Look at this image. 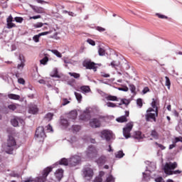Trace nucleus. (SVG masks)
I'll list each match as a JSON object with an SVG mask.
<instances>
[{"label": "nucleus", "mask_w": 182, "mask_h": 182, "mask_svg": "<svg viewBox=\"0 0 182 182\" xmlns=\"http://www.w3.org/2000/svg\"><path fill=\"white\" fill-rule=\"evenodd\" d=\"M52 170H53V168H52V166H48L47 168H44L41 172V176L36 177V178L29 177L27 178L24 181V182H45L46 181V178L48 176H49V173H51Z\"/></svg>", "instance_id": "nucleus-1"}, {"label": "nucleus", "mask_w": 182, "mask_h": 182, "mask_svg": "<svg viewBox=\"0 0 182 182\" xmlns=\"http://www.w3.org/2000/svg\"><path fill=\"white\" fill-rule=\"evenodd\" d=\"M18 146L16 145V140L12 136H9L7 139V146L5 149L6 153L8 154H13L14 150H16Z\"/></svg>", "instance_id": "nucleus-2"}, {"label": "nucleus", "mask_w": 182, "mask_h": 182, "mask_svg": "<svg viewBox=\"0 0 182 182\" xmlns=\"http://www.w3.org/2000/svg\"><path fill=\"white\" fill-rule=\"evenodd\" d=\"M178 167V164L177 162H166L163 169L166 176H171V173Z\"/></svg>", "instance_id": "nucleus-3"}, {"label": "nucleus", "mask_w": 182, "mask_h": 182, "mask_svg": "<svg viewBox=\"0 0 182 182\" xmlns=\"http://www.w3.org/2000/svg\"><path fill=\"white\" fill-rule=\"evenodd\" d=\"M134 126V123L133 122H129L127 124H126L125 127L123 128V134L125 139H130V137H132L130 132L133 130Z\"/></svg>", "instance_id": "nucleus-4"}, {"label": "nucleus", "mask_w": 182, "mask_h": 182, "mask_svg": "<svg viewBox=\"0 0 182 182\" xmlns=\"http://www.w3.org/2000/svg\"><path fill=\"white\" fill-rule=\"evenodd\" d=\"M93 169L91 168L87 167L82 169V177L85 180H92V178H93Z\"/></svg>", "instance_id": "nucleus-5"}, {"label": "nucleus", "mask_w": 182, "mask_h": 182, "mask_svg": "<svg viewBox=\"0 0 182 182\" xmlns=\"http://www.w3.org/2000/svg\"><path fill=\"white\" fill-rule=\"evenodd\" d=\"M36 139H38L40 141H43L45 137H46V134H45V128L43 127H38L36 130L35 134Z\"/></svg>", "instance_id": "nucleus-6"}, {"label": "nucleus", "mask_w": 182, "mask_h": 182, "mask_svg": "<svg viewBox=\"0 0 182 182\" xmlns=\"http://www.w3.org/2000/svg\"><path fill=\"white\" fill-rule=\"evenodd\" d=\"M100 137H102L106 141H110L113 138V132L109 129H104L100 132Z\"/></svg>", "instance_id": "nucleus-7"}, {"label": "nucleus", "mask_w": 182, "mask_h": 182, "mask_svg": "<svg viewBox=\"0 0 182 182\" xmlns=\"http://www.w3.org/2000/svg\"><path fill=\"white\" fill-rule=\"evenodd\" d=\"M86 156L89 159H95L97 157V149L93 146H90L86 151Z\"/></svg>", "instance_id": "nucleus-8"}, {"label": "nucleus", "mask_w": 182, "mask_h": 182, "mask_svg": "<svg viewBox=\"0 0 182 182\" xmlns=\"http://www.w3.org/2000/svg\"><path fill=\"white\" fill-rule=\"evenodd\" d=\"M82 159L80 156L75 155L73 156H71L69 159V166L70 167H75V166H77V164H80V161Z\"/></svg>", "instance_id": "nucleus-9"}, {"label": "nucleus", "mask_w": 182, "mask_h": 182, "mask_svg": "<svg viewBox=\"0 0 182 182\" xmlns=\"http://www.w3.org/2000/svg\"><path fill=\"white\" fill-rule=\"evenodd\" d=\"M156 117H159V109L157 108L155 109V113H146L145 114L146 122H151V119L157 122Z\"/></svg>", "instance_id": "nucleus-10"}, {"label": "nucleus", "mask_w": 182, "mask_h": 182, "mask_svg": "<svg viewBox=\"0 0 182 182\" xmlns=\"http://www.w3.org/2000/svg\"><path fill=\"white\" fill-rule=\"evenodd\" d=\"M82 66L85 68L86 69H89L90 70H94V72H96L97 67H96V63L92 62V61H87L85 60L82 63Z\"/></svg>", "instance_id": "nucleus-11"}, {"label": "nucleus", "mask_w": 182, "mask_h": 182, "mask_svg": "<svg viewBox=\"0 0 182 182\" xmlns=\"http://www.w3.org/2000/svg\"><path fill=\"white\" fill-rule=\"evenodd\" d=\"M39 112V109H38V106H36L35 104H30L28 106V113L30 114H36Z\"/></svg>", "instance_id": "nucleus-12"}, {"label": "nucleus", "mask_w": 182, "mask_h": 182, "mask_svg": "<svg viewBox=\"0 0 182 182\" xmlns=\"http://www.w3.org/2000/svg\"><path fill=\"white\" fill-rule=\"evenodd\" d=\"M90 125L93 129H97V127H100V121L98 119L94 118L90 122Z\"/></svg>", "instance_id": "nucleus-13"}, {"label": "nucleus", "mask_w": 182, "mask_h": 182, "mask_svg": "<svg viewBox=\"0 0 182 182\" xmlns=\"http://www.w3.org/2000/svg\"><path fill=\"white\" fill-rule=\"evenodd\" d=\"M106 161H107V157L105 155H102L96 160V163L98 166H104L106 164Z\"/></svg>", "instance_id": "nucleus-14"}, {"label": "nucleus", "mask_w": 182, "mask_h": 182, "mask_svg": "<svg viewBox=\"0 0 182 182\" xmlns=\"http://www.w3.org/2000/svg\"><path fill=\"white\" fill-rule=\"evenodd\" d=\"M30 7L31 8V9H33V11H34V12H36V14H45V9H43V7H38L36 6H33V5H30Z\"/></svg>", "instance_id": "nucleus-15"}, {"label": "nucleus", "mask_w": 182, "mask_h": 182, "mask_svg": "<svg viewBox=\"0 0 182 182\" xmlns=\"http://www.w3.org/2000/svg\"><path fill=\"white\" fill-rule=\"evenodd\" d=\"M68 119H70L71 120H75L77 117V110H73L71 111L68 116Z\"/></svg>", "instance_id": "nucleus-16"}, {"label": "nucleus", "mask_w": 182, "mask_h": 182, "mask_svg": "<svg viewBox=\"0 0 182 182\" xmlns=\"http://www.w3.org/2000/svg\"><path fill=\"white\" fill-rule=\"evenodd\" d=\"M55 176L56 178L58 180V181H60L62 180V178L63 177V169H58L55 173Z\"/></svg>", "instance_id": "nucleus-17"}, {"label": "nucleus", "mask_w": 182, "mask_h": 182, "mask_svg": "<svg viewBox=\"0 0 182 182\" xmlns=\"http://www.w3.org/2000/svg\"><path fill=\"white\" fill-rule=\"evenodd\" d=\"M132 137L134 139H136L137 140H140V139H143V134H141V132L136 131L134 132Z\"/></svg>", "instance_id": "nucleus-18"}, {"label": "nucleus", "mask_w": 182, "mask_h": 182, "mask_svg": "<svg viewBox=\"0 0 182 182\" xmlns=\"http://www.w3.org/2000/svg\"><path fill=\"white\" fill-rule=\"evenodd\" d=\"M80 119L81 120H89L90 119V113L89 112H83L80 116Z\"/></svg>", "instance_id": "nucleus-19"}, {"label": "nucleus", "mask_w": 182, "mask_h": 182, "mask_svg": "<svg viewBox=\"0 0 182 182\" xmlns=\"http://www.w3.org/2000/svg\"><path fill=\"white\" fill-rule=\"evenodd\" d=\"M82 93H89L90 92V87L89 85H82L80 87Z\"/></svg>", "instance_id": "nucleus-20"}, {"label": "nucleus", "mask_w": 182, "mask_h": 182, "mask_svg": "<svg viewBox=\"0 0 182 182\" xmlns=\"http://www.w3.org/2000/svg\"><path fill=\"white\" fill-rule=\"evenodd\" d=\"M116 122L118 123H127L128 122L127 118H126V116H121L116 119Z\"/></svg>", "instance_id": "nucleus-21"}, {"label": "nucleus", "mask_w": 182, "mask_h": 182, "mask_svg": "<svg viewBox=\"0 0 182 182\" xmlns=\"http://www.w3.org/2000/svg\"><path fill=\"white\" fill-rule=\"evenodd\" d=\"M8 97L12 100H19L21 99V96L16 94H9Z\"/></svg>", "instance_id": "nucleus-22"}, {"label": "nucleus", "mask_w": 182, "mask_h": 182, "mask_svg": "<svg viewBox=\"0 0 182 182\" xmlns=\"http://www.w3.org/2000/svg\"><path fill=\"white\" fill-rule=\"evenodd\" d=\"M18 106H19V105L18 104H11L8 105V109L11 110V112H15V110H16V109H18Z\"/></svg>", "instance_id": "nucleus-23"}, {"label": "nucleus", "mask_w": 182, "mask_h": 182, "mask_svg": "<svg viewBox=\"0 0 182 182\" xmlns=\"http://www.w3.org/2000/svg\"><path fill=\"white\" fill-rule=\"evenodd\" d=\"M106 100L111 101V102H117V97L114 95H107L105 97Z\"/></svg>", "instance_id": "nucleus-24"}, {"label": "nucleus", "mask_w": 182, "mask_h": 182, "mask_svg": "<svg viewBox=\"0 0 182 182\" xmlns=\"http://www.w3.org/2000/svg\"><path fill=\"white\" fill-rule=\"evenodd\" d=\"M151 136L153 137V139L157 140L159 139V132H157L156 129H153L151 131Z\"/></svg>", "instance_id": "nucleus-25"}, {"label": "nucleus", "mask_w": 182, "mask_h": 182, "mask_svg": "<svg viewBox=\"0 0 182 182\" xmlns=\"http://www.w3.org/2000/svg\"><path fill=\"white\" fill-rule=\"evenodd\" d=\"M60 124L63 126V127H68L69 126V121L66 119H63L60 120Z\"/></svg>", "instance_id": "nucleus-26"}, {"label": "nucleus", "mask_w": 182, "mask_h": 182, "mask_svg": "<svg viewBox=\"0 0 182 182\" xmlns=\"http://www.w3.org/2000/svg\"><path fill=\"white\" fill-rule=\"evenodd\" d=\"M48 62H49V58H48V56H45L43 59H41L40 60V63L41 65H47L48 64Z\"/></svg>", "instance_id": "nucleus-27"}, {"label": "nucleus", "mask_w": 182, "mask_h": 182, "mask_svg": "<svg viewBox=\"0 0 182 182\" xmlns=\"http://www.w3.org/2000/svg\"><path fill=\"white\" fill-rule=\"evenodd\" d=\"M165 79H166L165 86H166L168 90H170V87L171 86V82L170 81V78H168V77L166 76Z\"/></svg>", "instance_id": "nucleus-28"}, {"label": "nucleus", "mask_w": 182, "mask_h": 182, "mask_svg": "<svg viewBox=\"0 0 182 182\" xmlns=\"http://www.w3.org/2000/svg\"><path fill=\"white\" fill-rule=\"evenodd\" d=\"M60 164H63V166H69V159H66V158H63L60 161Z\"/></svg>", "instance_id": "nucleus-29"}, {"label": "nucleus", "mask_w": 182, "mask_h": 182, "mask_svg": "<svg viewBox=\"0 0 182 182\" xmlns=\"http://www.w3.org/2000/svg\"><path fill=\"white\" fill-rule=\"evenodd\" d=\"M115 157L117 159H122L124 157V153H123V151H119L117 154H115Z\"/></svg>", "instance_id": "nucleus-30"}, {"label": "nucleus", "mask_w": 182, "mask_h": 182, "mask_svg": "<svg viewBox=\"0 0 182 182\" xmlns=\"http://www.w3.org/2000/svg\"><path fill=\"white\" fill-rule=\"evenodd\" d=\"M68 75H70V76L74 77L75 79H79V77H80V74L77 73H68Z\"/></svg>", "instance_id": "nucleus-31"}, {"label": "nucleus", "mask_w": 182, "mask_h": 182, "mask_svg": "<svg viewBox=\"0 0 182 182\" xmlns=\"http://www.w3.org/2000/svg\"><path fill=\"white\" fill-rule=\"evenodd\" d=\"M75 97H76L77 102H78L79 103H80V102H82V94H80V93H79V92H75Z\"/></svg>", "instance_id": "nucleus-32"}, {"label": "nucleus", "mask_w": 182, "mask_h": 182, "mask_svg": "<svg viewBox=\"0 0 182 182\" xmlns=\"http://www.w3.org/2000/svg\"><path fill=\"white\" fill-rule=\"evenodd\" d=\"M11 123L14 127H17V126L19 125V122H18V119H16V118L11 119Z\"/></svg>", "instance_id": "nucleus-33"}, {"label": "nucleus", "mask_w": 182, "mask_h": 182, "mask_svg": "<svg viewBox=\"0 0 182 182\" xmlns=\"http://www.w3.org/2000/svg\"><path fill=\"white\" fill-rule=\"evenodd\" d=\"M51 52L58 58H62V53H60L58 50H51Z\"/></svg>", "instance_id": "nucleus-34"}, {"label": "nucleus", "mask_w": 182, "mask_h": 182, "mask_svg": "<svg viewBox=\"0 0 182 182\" xmlns=\"http://www.w3.org/2000/svg\"><path fill=\"white\" fill-rule=\"evenodd\" d=\"M43 25H48V23H43L38 22V23L34 24L33 27L36 28H42V26H43Z\"/></svg>", "instance_id": "nucleus-35"}, {"label": "nucleus", "mask_w": 182, "mask_h": 182, "mask_svg": "<svg viewBox=\"0 0 182 182\" xmlns=\"http://www.w3.org/2000/svg\"><path fill=\"white\" fill-rule=\"evenodd\" d=\"M156 100L154 98L152 99V102L151 104V107H153V109H155V110H156V109L159 110V107H157V105H156Z\"/></svg>", "instance_id": "nucleus-36"}, {"label": "nucleus", "mask_w": 182, "mask_h": 182, "mask_svg": "<svg viewBox=\"0 0 182 182\" xmlns=\"http://www.w3.org/2000/svg\"><path fill=\"white\" fill-rule=\"evenodd\" d=\"M136 105L140 108L143 107V100H141V98L137 99L136 100Z\"/></svg>", "instance_id": "nucleus-37"}, {"label": "nucleus", "mask_w": 182, "mask_h": 182, "mask_svg": "<svg viewBox=\"0 0 182 182\" xmlns=\"http://www.w3.org/2000/svg\"><path fill=\"white\" fill-rule=\"evenodd\" d=\"M53 117V114H52L50 112L48 113L45 117V118L48 120V122H50V120H52Z\"/></svg>", "instance_id": "nucleus-38"}, {"label": "nucleus", "mask_w": 182, "mask_h": 182, "mask_svg": "<svg viewBox=\"0 0 182 182\" xmlns=\"http://www.w3.org/2000/svg\"><path fill=\"white\" fill-rule=\"evenodd\" d=\"M12 28H16V24L12 23V22L7 23V28L12 29Z\"/></svg>", "instance_id": "nucleus-39"}, {"label": "nucleus", "mask_w": 182, "mask_h": 182, "mask_svg": "<svg viewBox=\"0 0 182 182\" xmlns=\"http://www.w3.org/2000/svg\"><path fill=\"white\" fill-rule=\"evenodd\" d=\"M98 53L100 56H105L106 51L105 50V49L100 48L98 50Z\"/></svg>", "instance_id": "nucleus-40"}, {"label": "nucleus", "mask_w": 182, "mask_h": 182, "mask_svg": "<svg viewBox=\"0 0 182 182\" xmlns=\"http://www.w3.org/2000/svg\"><path fill=\"white\" fill-rule=\"evenodd\" d=\"M80 130V126L79 125H73V132H75L77 133Z\"/></svg>", "instance_id": "nucleus-41"}, {"label": "nucleus", "mask_w": 182, "mask_h": 182, "mask_svg": "<svg viewBox=\"0 0 182 182\" xmlns=\"http://www.w3.org/2000/svg\"><path fill=\"white\" fill-rule=\"evenodd\" d=\"M129 89L132 93H136V86L133 84H129Z\"/></svg>", "instance_id": "nucleus-42"}, {"label": "nucleus", "mask_w": 182, "mask_h": 182, "mask_svg": "<svg viewBox=\"0 0 182 182\" xmlns=\"http://www.w3.org/2000/svg\"><path fill=\"white\" fill-rule=\"evenodd\" d=\"M182 173V171L180 170V169H177V170H175V171H172V173H171V176H173V175H178V174H181Z\"/></svg>", "instance_id": "nucleus-43"}, {"label": "nucleus", "mask_w": 182, "mask_h": 182, "mask_svg": "<svg viewBox=\"0 0 182 182\" xmlns=\"http://www.w3.org/2000/svg\"><path fill=\"white\" fill-rule=\"evenodd\" d=\"M24 67H25V62H21L20 64L17 65V69H18L19 70H22V69H23Z\"/></svg>", "instance_id": "nucleus-44"}, {"label": "nucleus", "mask_w": 182, "mask_h": 182, "mask_svg": "<svg viewBox=\"0 0 182 182\" xmlns=\"http://www.w3.org/2000/svg\"><path fill=\"white\" fill-rule=\"evenodd\" d=\"M69 103H70V101L68 100V99L66 98L63 99L62 106H66V105H69Z\"/></svg>", "instance_id": "nucleus-45"}, {"label": "nucleus", "mask_w": 182, "mask_h": 182, "mask_svg": "<svg viewBox=\"0 0 182 182\" xmlns=\"http://www.w3.org/2000/svg\"><path fill=\"white\" fill-rule=\"evenodd\" d=\"M46 131L48 133L53 132V128H52V126H50V124H48L46 127Z\"/></svg>", "instance_id": "nucleus-46"}, {"label": "nucleus", "mask_w": 182, "mask_h": 182, "mask_svg": "<svg viewBox=\"0 0 182 182\" xmlns=\"http://www.w3.org/2000/svg\"><path fill=\"white\" fill-rule=\"evenodd\" d=\"M16 22H18V23H22L23 22V18L22 17H15Z\"/></svg>", "instance_id": "nucleus-47"}, {"label": "nucleus", "mask_w": 182, "mask_h": 182, "mask_svg": "<svg viewBox=\"0 0 182 182\" xmlns=\"http://www.w3.org/2000/svg\"><path fill=\"white\" fill-rule=\"evenodd\" d=\"M87 43H89L90 45H92V46H95L96 45V43L95 42V41L89 38L87 40Z\"/></svg>", "instance_id": "nucleus-48"}, {"label": "nucleus", "mask_w": 182, "mask_h": 182, "mask_svg": "<svg viewBox=\"0 0 182 182\" xmlns=\"http://www.w3.org/2000/svg\"><path fill=\"white\" fill-rule=\"evenodd\" d=\"M156 16H158V18H159L160 19H167V16L163 14H160L159 13L156 14Z\"/></svg>", "instance_id": "nucleus-49"}, {"label": "nucleus", "mask_w": 182, "mask_h": 182, "mask_svg": "<svg viewBox=\"0 0 182 182\" xmlns=\"http://www.w3.org/2000/svg\"><path fill=\"white\" fill-rule=\"evenodd\" d=\"M41 38V36L38 35H36L33 37V41H34V42H39V38Z\"/></svg>", "instance_id": "nucleus-50"}, {"label": "nucleus", "mask_w": 182, "mask_h": 182, "mask_svg": "<svg viewBox=\"0 0 182 182\" xmlns=\"http://www.w3.org/2000/svg\"><path fill=\"white\" fill-rule=\"evenodd\" d=\"M156 146H158V147H160L161 150H166V146H164L161 144H159L158 142H155Z\"/></svg>", "instance_id": "nucleus-51"}, {"label": "nucleus", "mask_w": 182, "mask_h": 182, "mask_svg": "<svg viewBox=\"0 0 182 182\" xmlns=\"http://www.w3.org/2000/svg\"><path fill=\"white\" fill-rule=\"evenodd\" d=\"M106 182H114V178L112 176H109L107 178Z\"/></svg>", "instance_id": "nucleus-52"}, {"label": "nucleus", "mask_w": 182, "mask_h": 182, "mask_svg": "<svg viewBox=\"0 0 182 182\" xmlns=\"http://www.w3.org/2000/svg\"><path fill=\"white\" fill-rule=\"evenodd\" d=\"M107 106L108 107H117V105H116V104H114L113 102H107Z\"/></svg>", "instance_id": "nucleus-53"}, {"label": "nucleus", "mask_w": 182, "mask_h": 182, "mask_svg": "<svg viewBox=\"0 0 182 182\" xmlns=\"http://www.w3.org/2000/svg\"><path fill=\"white\" fill-rule=\"evenodd\" d=\"M96 30L98 31V32H105V31H106V28L100 26H97Z\"/></svg>", "instance_id": "nucleus-54"}, {"label": "nucleus", "mask_w": 182, "mask_h": 182, "mask_svg": "<svg viewBox=\"0 0 182 182\" xmlns=\"http://www.w3.org/2000/svg\"><path fill=\"white\" fill-rule=\"evenodd\" d=\"M102 181H103V179L102 178L101 176H97L94 180V182H102Z\"/></svg>", "instance_id": "nucleus-55"}, {"label": "nucleus", "mask_w": 182, "mask_h": 182, "mask_svg": "<svg viewBox=\"0 0 182 182\" xmlns=\"http://www.w3.org/2000/svg\"><path fill=\"white\" fill-rule=\"evenodd\" d=\"M155 181L156 182H165L164 179L161 176L155 178Z\"/></svg>", "instance_id": "nucleus-56"}, {"label": "nucleus", "mask_w": 182, "mask_h": 182, "mask_svg": "<svg viewBox=\"0 0 182 182\" xmlns=\"http://www.w3.org/2000/svg\"><path fill=\"white\" fill-rule=\"evenodd\" d=\"M148 92H150V89L149 88V87H145L142 90V93H144V95H146V93H147Z\"/></svg>", "instance_id": "nucleus-57"}, {"label": "nucleus", "mask_w": 182, "mask_h": 182, "mask_svg": "<svg viewBox=\"0 0 182 182\" xmlns=\"http://www.w3.org/2000/svg\"><path fill=\"white\" fill-rule=\"evenodd\" d=\"M18 82L20 85H25V80L23 78H18Z\"/></svg>", "instance_id": "nucleus-58"}, {"label": "nucleus", "mask_w": 182, "mask_h": 182, "mask_svg": "<svg viewBox=\"0 0 182 182\" xmlns=\"http://www.w3.org/2000/svg\"><path fill=\"white\" fill-rule=\"evenodd\" d=\"M14 21V18L12 17V16H9L7 19H6V22L8 23H11Z\"/></svg>", "instance_id": "nucleus-59"}, {"label": "nucleus", "mask_w": 182, "mask_h": 182, "mask_svg": "<svg viewBox=\"0 0 182 182\" xmlns=\"http://www.w3.org/2000/svg\"><path fill=\"white\" fill-rule=\"evenodd\" d=\"M42 16L41 15L31 16L30 19H41Z\"/></svg>", "instance_id": "nucleus-60"}, {"label": "nucleus", "mask_w": 182, "mask_h": 182, "mask_svg": "<svg viewBox=\"0 0 182 182\" xmlns=\"http://www.w3.org/2000/svg\"><path fill=\"white\" fill-rule=\"evenodd\" d=\"M49 33H50V32L45 31V32H43V33H40L38 35H39V36H45V35H49Z\"/></svg>", "instance_id": "nucleus-61"}, {"label": "nucleus", "mask_w": 182, "mask_h": 182, "mask_svg": "<svg viewBox=\"0 0 182 182\" xmlns=\"http://www.w3.org/2000/svg\"><path fill=\"white\" fill-rule=\"evenodd\" d=\"M151 112H156V109H154V108H151V107H150V108H149L147 110H146V113H151Z\"/></svg>", "instance_id": "nucleus-62"}, {"label": "nucleus", "mask_w": 182, "mask_h": 182, "mask_svg": "<svg viewBox=\"0 0 182 182\" xmlns=\"http://www.w3.org/2000/svg\"><path fill=\"white\" fill-rule=\"evenodd\" d=\"M19 60H21V62H25V57L23 56V55H19Z\"/></svg>", "instance_id": "nucleus-63"}, {"label": "nucleus", "mask_w": 182, "mask_h": 182, "mask_svg": "<svg viewBox=\"0 0 182 182\" xmlns=\"http://www.w3.org/2000/svg\"><path fill=\"white\" fill-rule=\"evenodd\" d=\"M38 4H48L47 1H45L43 0H36Z\"/></svg>", "instance_id": "nucleus-64"}]
</instances>
